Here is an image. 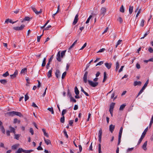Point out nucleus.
Instances as JSON below:
<instances>
[{
  "mask_svg": "<svg viewBox=\"0 0 153 153\" xmlns=\"http://www.w3.org/2000/svg\"><path fill=\"white\" fill-rule=\"evenodd\" d=\"M60 121L62 123H64L65 122V117L64 116H62V117H61L60 120Z\"/></svg>",
  "mask_w": 153,
  "mask_h": 153,
  "instance_id": "40",
  "label": "nucleus"
},
{
  "mask_svg": "<svg viewBox=\"0 0 153 153\" xmlns=\"http://www.w3.org/2000/svg\"><path fill=\"white\" fill-rule=\"evenodd\" d=\"M86 45H87V43H85L84 44L83 46L82 47V48L79 50V51L83 49L86 46Z\"/></svg>",
  "mask_w": 153,
  "mask_h": 153,
  "instance_id": "54",
  "label": "nucleus"
},
{
  "mask_svg": "<svg viewBox=\"0 0 153 153\" xmlns=\"http://www.w3.org/2000/svg\"><path fill=\"white\" fill-rule=\"evenodd\" d=\"M134 149V148H128L127 151V152H129L132 151Z\"/></svg>",
  "mask_w": 153,
  "mask_h": 153,
  "instance_id": "55",
  "label": "nucleus"
},
{
  "mask_svg": "<svg viewBox=\"0 0 153 153\" xmlns=\"http://www.w3.org/2000/svg\"><path fill=\"white\" fill-rule=\"evenodd\" d=\"M92 15H90L89 16V17L88 19L87 20V21L85 23L86 24H88V23L89 22L90 19L92 18Z\"/></svg>",
  "mask_w": 153,
  "mask_h": 153,
  "instance_id": "44",
  "label": "nucleus"
},
{
  "mask_svg": "<svg viewBox=\"0 0 153 153\" xmlns=\"http://www.w3.org/2000/svg\"><path fill=\"white\" fill-rule=\"evenodd\" d=\"M147 143V141H146L143 144L142 146L143 149L145 150L146 151L147 149L146 146Z\"/></svg>",
  "mask_w": 153,
  "mask_h": 153,
  "instance_id": "17",
  "label": "nucleus"
},
{
  "mask_svg": "<svg viewBox=\"0 0 153 153\" xmlns=\"http://www.w3.org/2000/svg\"><path fill=\"white\" fill-rule=\"evenodd\" d=\"M33 151V150L32 149L30 150H26L24 149L23 152L25 153H30Z\"/></svg>",
  "mask_w": 153,
  "mask_h": 153,
  "instance_id": "33",
  "label": "nucleus"
},
{
  "mask_svg": "<svg viewBox=\"0 0 153 153\" xmlns=\"http://www.w3.org/2000/svg\"><path fill=\"white\" fill-rule=\"evenodd\" d=\"M0 129L2 132V133L5 134V130L4 128V127L3 126H2L0 127Z\"/></svg>",
  "mask_w": 153,
  "mask_h": 153,
  "instance_id": "31",
  "label": "nucleus"
},
{
  "mask_svg": "<svg viewBox=\"0 0 153 153\" xmlns=\"http://www.w3.org/2000/svg\"><path fill=\"white\" fill-rule=\"evenodd\" d=\"M148 130V127H147L144 130L143 133H142V134L141 136V137H144L145 135L146 134V133L147 132V131Z\"/></svg>",
  "mask_w": 153,
  "mask_h": 153,
  "instance_id": "15",
  "label": "nucleus"
},
{
  "mask_svg": "<svg viewBox=\"0 0 153 153\" xmlns=\"http://www.w3.org/2000/svg\"><path fill=\"white\" fill-rule=\"evenodd\" d=\"M0 147L5 148V147L4 146V144L3 143H2V142H1L0 143Z\"/></svg>",
  "mask_w": 153,
  "mask_h": 153,
  "instance_id": "64",
  "label": "nucleus"
},
{
  "mask_svg": "<svg viewBox=\"0 0 153 153\" xmlns=\"http://www.w3.org/2000/svg\"><path fill=\"white\" fill-rule=\"evenodd\" d=\"M115 128V126L112 124H111L109 126V131L111 133H112Z\"/></svg>",
  "mask_w": 153,
  "mask_h": 153,
  "instance_id": "11",
  "label": "nucleus"
},
{
  "mask_svg": "<svg viewBox=\"0 0 153 153\" xmlns=\"http://www.w3.org/2000/svg\"><path fill=\"white\" fill-rule=\"evenodd\" d=\"M74 120H70L69 121V124L70 125V126H72V124L73 123Z\"/></svg>",
  "mask_w": 153,
  "mask_h": 153,
  "instance_id": "61",
  "label": "nucleus"
},
{
  "mask_svg": "<svg viewBox=\"0 0 153 153\" xmlns=\"http://www.w3.org/2000/svg\"><path fill=\"white\" fill-rule=\"evenodd\" d=\"M13 29L16 30H20V28L19 27H13Z\"/></svg>",
  "mask_w": 153,
  "mask_h": 153,
  "instance_id": "59",
  "label": "nucleus"
},
{
  "mask_svg": "<svg viewBox=\"0 0 153 153\" xmlns=\"http://www.w3.org/2000/svg\"><path fill=\"white\" fill-rule=\"evenodd\" d=\"M52 72V68L49 70L47 73V76L48 78H50L51 77V74Z\"/></svg>",
  "mask_w": 153,
  "mask_h": 153,
  "instance_id": "16",
  "label": "nucleus"
},
{
  "mask_svg": "<svg viewBox=\"0 0 153 153\" xmlns=\"http://www.w3.org/2000/svg\"><path fill=\"white\" fill-rule=\"evenodd\" d=\"M133 6H130L129 9V13L131 14L132 13L133 10Z\"/></svg>",
  "mask_w": 153,
  "mask_h": 153,
  "instance_id": "29",
  "label": "nucleus"
},
{
  "mask_svg": "<svg viewBox=\"0 0 153 153\" xmlns=\"http://www.w3.org/2000/svg\"><path fill=\"white\" fill-rule=\"evenodd\" d=\"M122 41V40H119L118 41V42H117V44L116 45V48L117 47V46H118V45H119L121 43V42Z\"/></svg>",
  "mask_w": 153,
  "mask_h": 153,
  "instance_id": "53",
  "label": "nucleus"
},
{
  "mask_svg": "<svg viewBox=\"0 0 153 153\" xmlns=\"http://www.w3.org/2000/svg\"><path fill=\"white\" fill-rule=\"evenodd\" d=\"M30 20V18L28 17H25V18L22 21V23L24 21H29Z\"/></svg>",
  "mask_w": 153,
  "mask_h": 153,
  "instance_id": "38",
  "label": "nucleus"
},
{
  "mask_svg": "<svg viewBox=\"0 0 153 153\" xmlns=\"http://www.w3.org/2000/svg\"><path fill=\"white\" fill-rule=\"evenodd\" d=\"M42 130L44 133V135L47 137H49V135L48 134V133L46 132L45 129L44 128H42Z\"/></svg>",
  "mask_w": 153,
  "mask_h": 153,
  "instance_id": "27",
  "label": "nucleus"
},
{
  "mask_svg": "<svg viewBox=\"0 0 153 153\" xmlns=\"http://www.w3.org/2000/svg\"><path fill=\"white\" fill-rule=\"evenodd\" d=\"M43 34V32L42 34V35H41L40 36H37V42H40V39H41V37L42 36Z\"/></svg>",
  "mask_w": 153,
  "mask_h": 153,
  "instance_id": "48",
  "label": "nucleus"
},
{
  "mask_svg": "<svg viewBox=\"0 0 153 153\" xmlns=\"http://www.w3.org/2000/svg\"><path fill=\"white\" fill-rule=\"evenodd\" d=\"M103 63V61H100L98 62V63H97L96 66H97L98 65H101Z\"/></svg>",
  "mask_w": 153,
  "mask_h": 153,
  "instance_id": "60",
  "label": "nucleus"
},
{
  "mask_svg": "<svg viewBox=\"0 0 153 153\" xmlns=\"http://www.w3.org/2000/svg\"><path fill=\"white\" fill-rule=\"evenodd\" d=\"M78 16H79L78 14H77L76 15V16L75 17L74 22L73 23V25H76V23H77L78 21V19H79L78 18Z\"/></svg>",
  "mask_w": 153,
  "mask_h": 153,
  "instance_id": "8",
  "label": "nucleus"
},
{
  "mask_svg": "<svg viewBox=\"0 0 153 153\" xmlns=\"http://www.w3.org/2000/svg\"><path fill=\"white\" fill-rule=\"evenodd\" d=\"M115 103L114 102H112L110 105V108L109 109V111H113L114 108V107Z\"/></svg>",
  "mask_w": 153,
  "mask_h": 153,
  "instance_id": "10",
  "label": "nucleus"
},
{
  "mask_svg": "<svg viewBox=\"0 0 153 153\" xmlns=\"http://www.w3.org/2000/svg\"><path fill=\"white\" fill-rule=\"evenodd\" d=\"M81 91L82 92L87 96H89V94L86 92L83 89V88L82 87H81Z\"/></svg>",
  "mask_w": 153,
  "mask_h": 153,
  "instance_id": "32",
  "label": "nucleus"
},
{
  "mask_svg": "<svg viewBox=\"0 0 153 153\" xmlns=\"http://www.w3.org/2000/svg\"><path fill=\"white\" fill-rule=\"evenodd\" d=\"M24 149L22 148H19L17 151L16 152V153H21L22 152H23Z\"/></svg>",
  "mask_w": 153,
  "mask_h": 153,
  "instance_id": "25",
  "label": "nucleus"
},
{
  "mask_svg": "<svg viewBox=\"0 0 153 153\" xmlns=\"http://www.w3.org/2000/svg\"><path fill=\"white\" fill-rule=\"evenodd\" d=\"M51 25H49L48 26V27H45L43 30H48V29H49V28H50L51 27Z\"/></svg>",
  "mask_w": 153,
  "mask_h": 153,
  "instance_id": "57",
  "label": "nucleus"
},
{
  "mask_svg": "<svg viewBox=\"0 0 153 153\" xmlns=\"http://www.w3.org/2000/svg\"><path fill=\"white\" fill-rule=\"evenodd\" d=\"M30 132L31 133L32 135H33L34 134V131L33 129L32 128H30Z\"/></svg>",
  "mask_w": 153,
  "mask_h": 153,
  "instance_id": "58",
  "label": "nucleus"
},
{
  "mask_svg": "<svg viewBox=\"0 0 153 153\" xmlns=\"http://www.w3.org/2000/svg\"><path fill=\"white\" fill-rule=\"evenodd\" d=\"M27 68H25L22 70L21 73V74L25 73L27 72Z\"/></svg>",
  "mask_w": 153,
  "mask_h": 153,
  "instance_id": "37",
  "label": "nucleus"
},
{
  "mask_svg": "<svg viewBox=\"0 0 153 153\" xmlns=\"http://www.w3.org/2000/svg\"><path fill=\"white\" fill-rule=\"evenodd\" d=\"M120 11L122 12V13H124V9L123 7V5H122L121 6V7L120 10Z\"/></svg>",
  "mask_w": 153,
  "mask_h": 153,
  "instance_id": "39",
  "label": "nucleus"
},
{
  "mask_svg": "<svg viewBox=\"0 0 153 153\" xmlns=\"http://www.w3.org/2000/svg\"><path fill=\"white\" fill-rule=\"evenodd\" d=\"M53 58V56H52L49 58V59L48 60V62L51 63V62Z\"/></svg>",
  "mask_w": 153,
  "mask_h": 153,
  "instance_id": "63",
  "label": "nucleus"
},
{
  "mask_svg": "<svg viewBox=\"0 0 153 153\" xmlns=\"http://www.w3.org/2000/svg\"><path fill=\"white\" fill-rule=\"evenodd\" d=\"M126 106V105L124 104H123L121 105L120 107L119 110L120 111H123V110L124 108Z\"/></svg>",
  "mask_w": 153,
  "mask_h": 153,
  "instance_id": "22",
  "label": "nucleus"
},
{
  "mask_svg": "<svg viewBox=\"0 0 153 153\" xmlns=\"http://www.w3.org/2000/svg\"><path fill=\"white\" fill-rule=\"evenodd\" d=\"M88 74V72L86 71L84 75V76H83V81L85 83H87V77Z\"/></svg>",
  "mask_w": 153,
  "mask_h": 153,
  "instance_id": "7",
  "label": "nucleus"
},
{
  "mask_svg": "<svg viewBox=\"0 0 153 153\" xmlns=\"http://www.w3.org/2000/svg\"><path fill=\"white\" fill-rule=\"evenodd\" d=\"M106 12V9L105 7H102L100 11V15L103 16Z\"/></svg>",
  "mask_w": 153,
  "mask_h": 153,
  "instance_id": "4",
  "label": "nucleus"
},
{
  "mask_svg": "<svg viewBox=\"0 0 153 153\" xmlns=\"http://www.w3.org/2000/svg\"><path fill=\"white\" fill-rule=\"evenodd\" d=\"M67 112L66 109H63L62 112V116H64V114H66Z\"/></svg>",
  "mask_w": 153,
  "mask_h": 153,
  "instance_id": "46",
  "label": "nucleus"
},
{
  "mask_svg": "<svg viewBox=\"0 0 153 153\" xmlns=\"http://www.w3.org/2000/svg\"><path fill=\"white\" fill-rule=\"evenodd\" d=\"M67 95L69 96L70 98L72 97V95L69 89L68 90Z\"/></svg>",
  "mask_w": 153,
  "mask_h": 153,
  "instance_id": "47",
  "label": "nucleus"
},
{
  "mask_svg": "<svg viewBox=\"0 0 153 153\" xmlns=\"http://www.w3.org/2000/svg\"><path fill=\"white\" fill-rule=\"evenodd\" d=\"M107 79L106 74L105 72L104 73V78L102 82H104Z\"/></svg>",
  "mask_w": 153,
  "mask_h": 153,
  "instance_id": "28",
  "label": "nucleus"
},
{
  "mask_svg": "<svg viewBox=\"0 0 153 153\" xmlns=\"http://www.w3.org/2000/svg\"><path fill=\"white\" fill-rule=\"evenodd\" d=\"M66 51V50H65L62 51L61 53V56L60 54V51H59L58 52L56 56V59L58 61H61V59L60 58V57L62 58H63V56L65 55V53Z\"/></svg>",
  "mask_w": 153,
  "mask_h": 153,
  "instance_id": "1",
  "label": "nucleus"
},
{
  "mask_svg": "<svg viewBox=\"0 0 153 153\" xmlns=\"http://www.w3.org/2000/svg\"><path fill=\"white\" fill-rule=\"evenodd\" d=\"M60 71L58 69L56 70V73H55V74L56 78H58L60 76Z\"/></svg>",
  "mask_w": 153,
  "mask_h": 153,
  "instance_id": "14",
  "label": "nucleus"
},
{
  "mask_svg": "<svg viewBox=\"0 0 153 153\" xmlns=\"http://www.w3.org/2000/svg\"><path fill=\"white\" fill-rule=\"evenodd\" d=\"M46 59L45 58H44L42 63V67H44L46 64Z\"/></svg>",
  "mask_w": 153,
  "mask_h": 153,
  "instance_id": "35",
  "label": "nucleus"
},
{
  "mask_svg": "<svg viewBox=\"0 0 153 153\" xmlns=\"http://www.w3.org/2000/svg\"><path fill=\"white\" fill-rule=\"evenodd\" d=\"M74 91H75V94L76 95H78L79 94V91L78 90V88H77V87L76 86L75 88Z\"/></svg>",
  "mask_w": 153,
  "mask_h": 153,
  "instance_id": "26",
  "label": "nucleus"
},
{
  "mask_svg": "<svg viewBox=\"0 0 153 153\" xmlns=\"http://www.w3.org/2000/svg\"><path fill=\"white\" fill-rule=\"evenodd\" d=\"M88 82L90 85L93 87H94L97 86L98 84V82H94L93 81L90 80H88Z\"/></svg>",
  "mask_w": 153,
  "mask_h": 153,
  "instance_id": "3",
  "label": "nucleus"
},
{
  "mask_svg": "<svg viewBox=\"0 0 153 153\" xmlns=\"http://www.w3.org/2000/svg\"><path fill=\"white\" fill-rule=\"evenodd\" d=\"M144 20L143 19H142L141 21L140 25L142 27H143L144 24Z\"/></svg>",
  "mask_w": 153,
  "mask_h": 153,
  "instance_id": "49",
  "label": "nucleus"
},
{
  "mask_svg": "<svg viewBox=\"0 0 153 153\" xmlns=\"http://www.w3.org/2000/svg\"><path fill=\"white\" fill-rule=\"evenodd\" d=\"M15 115L19 116L20 117H23V116L21 113L19 112L15 111Z\"/></svg>",
  "mask_w": 153,
  "mask_h": 153,
  "instance_id": "19",
  "label": "nucleus"
},
{
  "mask_svg": "<svg viewBox=\"0 0 153 153\" xmlns=\"http://www.w3.org/2000/svg\"><path fill=\"white\" fill-rule=\"evenodd\" d=\"M144 137H141L140 138V139L139 140V141H138V143H137V145H139L140 144V143H141V142H142L143 139Z\"/></svg>",
  "mask_w": 153,
  "mask_h": 153,
  "instance_id": "45",
  "label": "nucleus"
},
{
  "mask_svg": "<svg viewBox=\"0 0 153 153\" xmlns=\"http://www.w3.org/2000/svg\"><path fill=\"white\" fill-rule=\"evenodd\" d=\"M18 74V71L17 70H16L13 74L10 75L11 78L13 79L16 77L17 75Z\"/></svg>",
  "mask_w": 153,
  "mask_h": 153,
  "instance_id": "9",
  "label": "nucleus"
},
{
  "mask_svg": "<svg viewBox=\"0 0 153 153\" xmlns=\"http://www.w3.org/2000/svg\"><path fill=\"white\" fill-rule=\"evenodd\" d=\"M29 98V97L28 96L27 93L25 95V101H26Z\"/></svg>",
  "mask_w": 153,
  "mask_h": 153,
  "instance_id": "50",
  "label": "nucleus"
},
{
  "mask_svg": "<svg viewBox=\"0 0 153 153\" xmlns=\"http://www.w3.org/2000/svg\"><path fill=\"white\" fill-rule=\"evenodd\" d=\"M148 83H149V79H148L146 81V82H145L144 86H143V87L140 90V91L138 93V94L137 97L138 96H139L143 92V90L145 89L146 88L147 86Z\"/></svg>",
  "mask_w": 153,
  "mask_h": 153,
  "instance_id": "2",
  "label": "nucleus"
},
{
  "mask_svg": "<svg viewBox=\"0 0 153 153\" xmlns=\"http://www.w3.org/2000/svg\"><path fill=\"white\" fill-rule=\"evenodd\" d=\"M31 8L35 12V13L37 15L41 13L42 12V10L41 9H40V10L39 11H38L36 9L33 7L32 6L31 7Z\"/></svg>",
  "mask_w": 153,
  "mask_h": 153,
  "instance_id": "6",
  "label": "nucleus"
},
{
  "mask_svg": "<svg viewBox=\"0 0 153 153\" xmlns=\"http://www.w3.org/2000/svg\"><path fill=\"white\" fill-rule=\"evenodd\" d=\"M14 138L17 140H18L20 136V135L19 134H16V133H15V134H14Z\"/></svg>",
  "mask_w": 153,
  "mask_h": 153,
  "instance_id": "30",
  "label": "nucleus"
},
{
  "mask_svg": "<svg viewBox=\"0 0 153 153\" xmlns=\"http://www.w3.org/2000/svg\"><path fill=\"white\" fill-rule=\"evenodd\" d=\"M7 114L9 116H13L15 115V111L9 112L7 113Z\"/></svg>",
  "mask_w": 153,
  "mask_h": 153,
  "instance_id": "21",
  "label": "nucleus"
},
{
  "mask_svg": "<svg viewBox=\"0 0 153 153\" xmlns=\"http://www.w3.org/2000/svg\"><path fill=\"white\" fill-rule=\"evenodd\" d=\"M105 66L108 69H110L111 67V65H112V64L111 63H105Z\"/></svg>",
  "mask_w": 153,
  "mask_h": 153,
  "instance_id": "13",
  "label": "nucleus"
},
{
  "mask_svg": "<svg viewBox=\"0 0 153 153\" xmlns=\"http://www.w3.org/2000/svg\"><path fill=\"white\" fill-rule=\"evenodd\" d=\"M141 82L140 81H135L134 82V86H137V85H141Z\"/></svg>",
  "mask_w": 153,
  "mask_h": 153,
  "instance_id": "20",
  "label": "nucleus"
},
{
  "mask_svg": "<svg viewBox=\"0 0 153 153\" xmlns=\"http://www.w3.org/2000/svg\"><path fill=\"white\" fill-rule=\"evenodd\" d=\"M9 75L8 71H6L5 73L3 74L2 76H3L6 77Z\"/></svg>",
  "mask_w": 153,
  "mask_h": 153,
  "instance_id": "42",
  "label": "nucleus"
},
{
  "mask_svg": "<svg viewBox=\"0 0 153 153\" xmlns=\"http://www.w3.org/2000/svg\"><path fill=\"white\" fill-rule=\"evenodd\" d=\"M148 51L150 53H153V50L151 47H150L149 48Z\"/></svg>",
  "mask_w": 153,
  "mask_h": 153,
  "instance_id": "62",
  "label": "nucleus"
},
{
  "mask_svg": "<svg viewBox=\"0 0 153 153\" xmlns=\"http://www.w3.org/2000/svg\"><path fill=\"white\" fill-rule=\"evenodd\" d=\"M63 133L66 137L68 138V135L67 134V132L65 129H64L63 130Z\"/></svg>",
  "mask_w": 153,
  "mask_h": 153,
  "instance_id": "43",
  "label": "nucleus"
},
{
  "mask_svg": "<svg viewBox=\"0 0 153 153\" xmlns=\"http://www.w3.org/2000/svg\"><path fill=\"white\" fill-rule=\"evenodd\" d=\"M44 141L45 143L47 145L51 144V141L49 139H45V138H44Z\"/></svg>",
  "mask_w": 153,
  "mask_h": 153,
  "instance_id": "24",
  "label": "nucleus"
},
{
  "mask_svg": "<svg viewBox=\"0 0 153 153\" xmlns=\"http://www.w3.org/2000/svg\"><path fill=\"white\" fill-rule=\"evenodd\" d=\"M19 144H16L13 145L11 147L12 149L13 150H16L19 146Z\"/></svg>",
  "mask_w": 153,
  "mask_h": 153,
  "instance_id": "18",
  "label": "nucleus"
},
{
  "mask_svg": "<svg viewBox=\"0 0 153 153\" xmlns=\"http://www.w3.org/2000/svg\"><path fill=\"white\" fill-rule=\"evenodd\" d=\"M119 68V63L118 61L116 63V69L115 70L116 71H117V70Z\"/></svg>",
  "mask_w": 153,
  "mask_h": 153,
  "instance_id": "34",
  "label": "nucleus"
},
{
  "mask_svg": "<svg viewBox=\"0 0 153 153\" xmlns=\"http://www.w3.org/2000/svg\"><path fill=\"white\" fill-rule=\"evenodd\" d=\"M48 110H49L51 112V113L52 114H53L54 113V111L53 110V108L52 107L51 108H49L47 109Z\"/></svg>",
  "mask_w": 153,
  "mask_h": 153,
  "instance_id": "36",
  "label": "nucleus"
},
{
  "mask_svg": "<svg viewBox=\"0 0 153 153\" xmlns=\"http://www.w3.org/2000/svg\"><path fill=\"white\" fill-rule=\"evenodd\" d=\"M102 131L101 128H100L98 132L99 140L100 143L101 142L102 136Z\"/></svg>",
  "mask_w": 153,
  "mask_h": 153,
  "instance_id": "5",
  "label": "nucleus"
},
{
  "mask_svg": "<svg viewBox=\"0 0 153 153\" xmlns=\"http://www.w3.org/2000/svg\"><path fill=\"white\" fill-rule=\"evenodd\" d=\"M9 128L10 130V132L13 133L14 134L16 133L15 130L16 129L14 128L11 127V126H10L9 127Z\"/></svg>",
  "mask_w": 153,
  "mask_h": 153,
  "instance_id": "12",
  "label": "nucleus"
},
{
  "mask_svg": "<svg viewBox=\"0 0 153 153\" xmlns=\"http://www.w3.org/2000/svg\"><path fill=\"white\" fill-rule=\"evenodd\" d=\"M0 82L4 85H5L7 82V80L5 79H1L0 80Z\"/></svg>",
  "mask_w": 153,
  "mask_h": 153,
  "instance_id": "23",
  "label": "nucleus"
},
{
  "mask_svg": "<svg viewBox=\"0 0 153 153\" xmlns=\"http://www.w3.org/2000/svg\"><path fill=\"white\" fill-rule=\"evenodd\" d=\"M98 152L99 153H102L101 151V145L100 143L98 145Z\"/></svg>",
  "mask_w": 153,
  "mask_h": 153,
  "instance_id": "41",
  "label": "nucleus"
},
{
  "mask_svg": "<svg viewBox=\"0 0 153 153\" xmlns=\"http://www.w3.org/2000/svg\"><path fill=\"white\" fill-rule=\"evenodd\" d=\"M19 27L20 30H23V29L25 27V25H22L20 27Z\"/></svg>",
  "mask_w": 153,
  "mask_h": 153,
  "instance_id": "56",
  "label": "nucleus"
},
{
  "mask_svg": "<svg viewBox=\"0 0 153 153\" xmlns=\"http://www.w3.org/2000/svg\"><path fill=\"white\" fill-rule=\"evenodd\" d=\"M67 73L66 71L64 72L62 74V79H63L64 78L66 74Z\"/></svg>",
  "mask_w": 153,
  "mask_h": 153,
  "instance_id": "51",
  "label": "nucleus"
},
{
  "mask_svg": "<svg viewBox=\"0 0 153 153\" xmlns=\"http://www.w3.org/2000/svg\"><path fill=\"white\" fill-rule=\"evenodd\" d=\"M70 100L71 101H73L74 102H76V100H75L73 97H70Z\"/></svg>",
  "mask_w": 153,
  "mask_h": 153,
  "instance_id": "52",
  "label": "nucleus"
}]
</instances>
